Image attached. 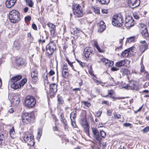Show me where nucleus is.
<instances>
[{"mask_svg":"<svg viewBox=\"0 0 149 149\" xmlns=\"http://www.w3.org/2000/svg\"><path fill=\"white\" fill-rule=\"evenodd\" d=\"M32 28L34 30H37V26L34 23H33L32 24Z\"/></svg>","mask_w":149,"mask_h":149,"instance_id":"obj_56","label":"nucleus"},{"mask_svg":"<svg viewBox=\"0 0 149 149\" xmlns=\"http://www.w3.org/2000/svg\"><path fill=\"white\" fill-rule=\"evenodd\" d=\"M141 68L140 70V72H145V68L144 65L143 64L141 65Z\"/></svg>","mask_w":149,"mask_h":149,"instance_id":"obj_52","label":"nucleus"},{"mask_svg":"<svg viewBox=\"0 0 149 149\" xmlns=\"http://www.w3.org/2000/svg\"><path fill=\"white\" fill-rule=\"evenodd\" d=\"M66 61L68 62V64L72 68V69L75 71H77L74 69V67L73 65V63L71 62L68 58H66Z\"/></svg>","mask_w":149,"mask_h":149,"instance_id":"obj_35","label":"nucleus"},{"mask_svg":"<svg viewBox=\"0 0 149 149\" xmlns=\"http://www.w3.org/2000/svg\"><path fill=\"white\" fill-rule=\"evenodd\" d=\"M67 63L65 64L63 67L62 70H66L68 71V68L67 66Z\"/></svg>","mask_w":149,"mask_h":149,"instance_id":"obj_46","label":"nucleus"},{"mask_svg":"<svg viewBox=\"0 0 149 149\" xmlns=\"http://www.w3.org/2000/svg\"><path fill=\"white\" fill-rule=\"evenodd\" d=\"M33 136L31 134H29L28 135L25 134L24 137V140L25 141V143H29L30 141V140L33 138Z\"/></svg>","mask_w":149,"mask_h":149,"instance_id":"obj_21","label":"nucleus"},{"mask_svg":"<svg viewBox=\"0 0 149 149\" xmlns=\"http://www.w3.org/2000/svg\"><path fill=\"white\" fill-rule=\"evenodd\" d=\"M125 60H122L116 63V65L118 67H120L123 66L125 65L126 63Z\"/></svg>","mask_w":149,"mask_h":149,"instance_id":"obj_24","label":"nucleus"},{"mask_svg":"<svg viewBox=\"0 0 149 149\" xmlns=\"http://www.w3.org/2000/svg\"><path fill=\"white\" fill-rule=\"evenodd\" d=\"M22 78V76L20 75H18L12 77L10 81L11 87L14 89H17L19 88L18 83L17 81H19Z\"/></svg>","mask_w":149,"mask_h":149,"instance_id":"obj_6","label":"nucleus"},{"mask_svg":"<svg viewBox=\"0 0 149 149\" xmlns=\"http://www.w3.org/2000/svg\"><path fill=\"white\" fill-rule=\"evenodd\" d=\"M54 74L55 72L52 70H51L49 72V75L50 76L53 75Z\"/></svg>","mask_w":149,"mask_h":149,"instance_id":"obj_58","label":"nucleus"},{"mask_svg":"<svg viewBox=\"0 0 149 149\" xmlns=\"http://www.w3.org/2000/svg\"><path fill=\"white\" fill-rule=\"evenodd\" d=\"M140 27L141 28L140 29L141 30V29H144L146 28V26L143 24H140Z\"/></svg>","mask_w":149,"mask_h":149,"instance_id":"obj_55","label":"nucleus"},{"mask_svg":"<svg viewBox=\"0 0 149 149\" xmlns=\"http://www.w3.org/2000/svg\"><path fill=\"white\" fill-rule=\"evenodd\" d=\"M133 15L134 18L136 19H138L139 18L138 16L137 15L136 13H133Z\"/></svg>","mask_w":149,"mask_h":149,"instance_id":"obj_62","label":"nucleus"},{"mask_svg":"<svg viewBox=\"0 0 149 149\" xmlns=\"http://www.w3.org/2000/svg\"><path fill=\"white\" fill-rule=\"evenodd\" d=\"M124 22L123 17L120 14L114 15L113 17L112 24L114 26L120 27L122 26Z\"/></svg>","mask_w":149,"mask_h":149,"instance_id":"obj_4","label":"nucleus"},{"mask_svg":"<svg viewBox=\"0 0 149 149\" xmlns=\"http://www.w3.org/2000/svg\"><path fill=\"white\" fill-rule=\"evenodd\" d=\"M114 93V92L112 90H109L108 91V95H109V97L112 98L113 100L114 101H115L117 99L120 100L124 98V97H115L113 95Z\"/></svg>","mask_w":149,"mask_h":149,"instance_id":"obj_18","label":"nucleus"},{"mask_svg":"<svg viewBox=\"0 0 149 149\" xmlns=\"http://www.w3.org/2000/svg\"><path fill=\"white\" fill-rule=\"evenodd\" d=\"M80 123L83 127H88V126H89L85 118H83L81 119Z\"/></svg>","mask_w":149,"mask_h":149,"instance_id":"obj_20","label":"nucleus"},{"mask_svg":"<svg viewBox=\"0 0 149 149\" xmlns=\"http://www.w3.org/2000/svg\"><path fill=\"white\" fill-rule=\"evenodd\" d=\"M119 69L116 67H114L111 68V70L113 71H115L118 70Z\"/></svg>","mask_w":149,"mask_h":149,"instance_id":"obj_59","label":"nucleus"},{"mask_svg":"<svg viewBox=\"0 0 149 149\" xmlns=\"http://www.w3.org/2000/svg\"><path fill=\"white\" fill-rule=\"evenodd\" d=\"M76 111H72V112L70 114V118H71V117H72V118L74 119H75V118H76V117L75 116L76 115Z\"/></svg>","mask_w":149,"mask_h":149,"instance_id":"obj_41","label":"nucleus"},{"mask_svg":"<svg viewBox=\"0 0 149 149\" xmlns=\"http://www.w3.org/2000/svg\"><path fill=\"white\" fill-rule=\"evenodd\" d=\"M30 141L29 142V143H28V144L30 145L31 146H33L35 144L33 137V138H31V139H30Z\"/></svg>","mask_w":149,"mask_h":149,"instance_id":"obj_40","label":"nucleus"},{"mask_svg":"<svg viewBox=\"0 0 149 149\" xmlns=\"http://www.w3.org/2000/svg\"><path fill=\"white\" fill-rule=\"evenodd\" d=\"M32 80L33 82H36L38 80V76H35V77H31Z\"/></svg>","mask_w":149,"mask_h":149,"instance_id":"obj_48","label":"nucleus"},{"mask_svg":"<svg viewBox=\"0 0 149 149\" xmlns=\"http://www.w3.org/2000/svg\"><path fill=\"white\" fill-rule=\"evenodd\" d=\"M14 109L13 108H10L8 111V113H12L14 112Z\"/></svg>","mask_w":149,"mask_h":149,"instance_id":"obj_61","label":"nucleus"},{"mask_svg":"<svg viewBox=\"0 0 149 149\" xmlns=\"http://www.w3.org/2000/svg\"><path fill=\"white\" fill-rule=\"evenodd\" d=\"M102 113V111H99L96 112L95 116L96 117H99L101 116Z\"/></svg>","mask_w":149,"mask_h":149,"instance_id":"obj_47","label":"nucleus"},{"mask_svg":"<svg viewBox=\"0 0 149 149\" xmlns=\"http://www.w3.org/2000/svg\"><path fill=\"white\" fill-rule=\"evenodd\" d=\"M94 9L95 10V12H96L97 13H99L100 10L97 7H96L94 8Z\"/></svg>","mask_w":149,"mask_h":149,"instance_id":"obj_60","label":"nucleus"},{"mask_svg":"<svg viewBox=\"0 0 149 149\" xmlns=\"http://www.w3.org/2000/svg\"><path fill=\"white\" fill-rule=\"evenodd\" d=\"M69 73L67 71H65V70H62V76L64 78L67 79L69 75Z\"/></svg>","mask_w":149,"mask_h":149,"instance_id":"obj_29","label":"nucleus"},{"mask_svg":"<svg viewBox=\"0 0 149 149\" xmlns=\"http://www.w3.org/2000/svg\"><path fill=\"white\" fill-rule=\"evenodd\" d=\"M14 45L15 47H18L19 46V42H18V41L16 40L14 42Z\"/></svg>","mask_w":149,"mask_h":149,"instance_id":"obj_53","label":"nucleus"},{"mask_svg":"<svg viewBox=\"0 0 149 149\" xmlns=\"http://www.w3.org/2000/svg\"><path fill=\"white\" fill-rule=\"evenodd\" d=\"M102 4H107L109 2L110 0H97Z\"/></svg>","mask_w":149,"mask_h":149,"instance_id":"obj_36","label":"nucleus"},{"mask_svg":"<svg viewBox=\"0 0 149 149\" xmlns=\"http://www.w3.org/2000/svg\"><path fill=\"white\" fill-rule=\"evenodd\" d=\"M26 4L30 7H32L33 6V3L32 0H25Z\"/></svg>","mask_w":149,"mask_h":149,"instance_id":"obj_32","label":"nucleus"},{"mask_svg":"<svg viewBox=\"0 0 149 149\" xmlns=\"http://www.w3.org/2000/svg\"><path fill=\"white\" fill-rule=\"evenodd\" d=\"M113 62L111 61H110V62L108 63H107V65L106 66L108 67H110L112 66L113 65Z\"/></svg>","mask_w":149,"mask_h":149,"instance_id":"obj_54","label":"nucleus"},{"mask_svg":"<svg viewBox=\"0 0 149 149\" xmlns=\"http://www.w3.org/2000/svg\"><path fill=\"white\" fill-rule=\"evenodd\" d=\"M9 132L11 137L12 138H13V137L15 133L14 129L13 127L12 128L10 129L9 130Z\"/></svg>","mask_w":149,"mask_h":149,"instance_id":"obj_34","label":"nucleus"},{"mask_svg":"<svg viewBox=\"0 0 149 149\" xmlns=\"http://www.w3.org/2000/svg\"><path fill=\"white\" fill-rule=\"evenodd\" d=\"M35 98L31 96H27L25 100V106L28 108H33L36 104Z\"/></svg>","mask_w":149,"mask_h":149,"instance_id":"obj_5","label":"nucleus"},{"mask_svg":"<svg viewBox=\"0 0 149 149\" xmlns=\"http://www.w3.org/2000/svg\"><path fill=\"white\" fill-rule=\"evenodd\" d=\"M149 131V127L146 126L143 130L142 131L144 133H146Z\"/></svg>","mask_w":149,"mask_h":149,"instance_id":"obj_45","label":"nucleus"},{"mask_svg":"<svg viewBox=\"0 0 149 149\" xmlns=\"http://www.w3.org/2000/svg\"><path fill=\"white\" fill-rule=\"evenodd\" d=\"M72 8L73 13L76 17L79 18L83 16V10L79 4H74Z\"/></svg>","mask_w":149,"mask_h":149,"instance_id":"obj_3","label":"nucleus"},{"mask_svg":"<svg viewBox=\"0 0 149 149\" xmlns=\"http://www.w3.org/2000/svg\"><path fill=\"white\" fill-rule=\"evenodd\" d=\"M134 24V20L132 17L128 16L125 19V26L127 28L133 26Z\"/></svg>","mask_w":149,"mask_h":149,"instance_id":"obj_10","label":"nucleus"},{"mask_svg":"<svg viewBox=\"0 0 149 149\" xmlns=\"http://www.w3.org/2000/svg\"><path fill=\"white\" fill-rule=\"evenodd\" d=\"M89 126L87 127H84V130L86 134L88 136H90V133L89 132Z\"/></svg>","mask_w":149,"mask_h":149,"instance_id":"obj_37","label":"nucleus"},{"mask_svg":"<svg viewBox=\"0 0 149 149\" xmlns=\"http://www.w3.org/2000/svg\"><path fill=\"white\" fill-rule=\"evenodd\" d=\"M90 48L91 47H86L84 50V53L85 57L86 58H88L92 54L93 51H92Z\"/></svg>","mask_w":149,"mask_h":149,"instance_id":"obj_14","label":"nucleus"},{"mask_svg":"<svg viewBox=\"0 0 149 149\" xmlns=\"http://www.w3.org/2000/svg\"><path fill=\"white\" fill-rule=\"evenodd\" d=\"M38 71L36 70H35L31 72V77H35V76H38Z\"/></svg>","mask_w":149,"mask_h":149,"instance_id":"obj_38","label":"nucleus"},{"mask_svg":"<svg viewBox=\"0 0 149 149\" xmlns=\"http://www.w3.org/2000/svg\"><path fill=\"white\" fill-rule=\"evenodd\" d=\"M148 47H139V50L142 53H143L146 50L148 49Z\"/></svg>","mask_w":149,"mask_h":149,"instance_id":"obj_43","label":"nucleus"},{"mask_svg":"<svg viewBox=\"0 0 149 149\" xmlns=\"http://www.w3.org/2000/svg\"><path fill=\"white\" fill-rule=\"evenodd\" d=\"M47 54L48 56H50L54 52V49L52 47H46Z\"/></svg>","mask_w":149,"mask_h":149,"instance_id":"obj_22","label":"nucleus"},{"mask_svg":"<svg viewBox=\"0 0 149 149\" xmlns=\"http://www.w3.org/2000/svg\"><path fill=\"white\" fill-rule=\"evenodd\" d=\"M42 133V130L39 129L38 130L37 138L40 139Z\"/></svg>","mask_w":149,"mask_h":149,"instance_id":"obj_42","label":"nucleus"},{"mask_svg":"<svg viewBox=\"0 0 149 149\" xmlns=\"http://www.w3.org/2000/svg\"><path fill=\"white\" fill-rule=\"evenodd\" d=\"M135 47H130L129 48L125 49L121 54V56L126 58L128 56L129 54H132L131 52H133V48Z\"/></svg>","mask_w":149,"mask_h":149,"instance_id":"obj_12","label":"nucleus"},{"mask_svg":"<svg viewBox=\"0 0 149 149\" xmlns=\"http://www.w3.org/2000/svg\"><path fill=\"white\" fill-rule=\"evenodd\" d=\"M83 103L84 105L87 107H89L90 105V103L86 101H83Z\"/></svg>","mask_w":149,"mask_h":149,"instance_id":"obj_57","label":"nucleus"},{"mask_svg":"<svg viewBox=\"0 0 149 149\" xmlns=\"http://www.w3.org/2000/svg\"><path fill=\"white\" fill-rule=\"evenodd\" d=\"M17 0H7L6 2L7 7L8 8L13 6L16 3Z\"/></svg>","mask_w":149,"mask_h":149,"instance_id":"obj_16","label":"nucleus"},{"mask_svg":"<svg viewBox=\"0 0 149 149\" xmlns=\"http://www.w3.org/2000/svg\"><path fill=\"white\" fill-rule=\"evenodd\" d=\"M147 12L144 10H142L141 12V15L142 16L144 17L146 15Z\"/></svg>","mask_w":149,"mask_h":149,"instance_id":"obj_49","label":"nucleus"},{"mask_svg":"<svg viewBox=\"0 0 149 149\" xmlns=\"http://www.w3.org/2000/svg\"><path fill=\"white\" fill-rule=\"evenodd\" d=\"M50 46H55V43L54 42H51L50 43Z\"/></svg>","mask_w":149,"mask_h":149,"instance_id":"obj_64","label":"nucleus"},{"mask_svg":"<svg viewBox=\"0 0 149 149\" xmlns=\"http://www.w3.org/2000/svg\"><path fill=\"white\" fill-rule=\"evenodd\" d=\"M16 63L18 66L21 65H25L26 64V60L21 58H16Z\"/></svg>","mask_w":149,"mask_h":149,"instance_id":"obj_15","label":"nucleus"},{"mask_svg":"<svg viewBox=\"0 0 149 149\" xmlns=\"http://www.w3.org/2000/svg\"><path fill=\"white\" fill-rule=\"evenodd\" d=\"M79 65L82 68L84 67L85 66V63L82 62Z\"/></svg>","mask_w":149,"mask_h":149,"instance_id":"obj_63","label":"nucleus"},{"mask_svg":"<svg viewBox=\"0 0 149 149\" xmlns=\"http://www.w3.org/2000/svg\"><path fill=\"white\" fill-rule=\"evenodd\" d=\"M132 125L131 123H125L123 124V126H124L126 127H131Z\"/></svg>","mask_w":149,"mask_h":149,"instance_id":"obj_44","label":"nucleus"},{"mask_svg":"<svg viewBox=\"0 0 149 149\" xmlns=\"http://www.w3.org/2000/svg\"><path fill=\"white\" fill-rule=\"evenodd\" d=\"M128 2L129 6L132 8L137 7L140 3L139 0H128Z\"/></svg>","mask_w":149,"mask_h":149,"instance_id":"obj_11","label":"nucleus"},{"mask_svg":"<svg viewBox=\"0 0 149 149\" xmlns=\"http://www.w3.org/2000/svg\"><path fill=\"white\" fill-rule=\"evenodd\" d=\"M91 128L94 138L99 143H101L102 138H101L97 129L94 127H92Z\"/></svg>","mask_w":149,"mask_h":149,"instance_id":"obj_7","label":"nucleus"},{"mask_svg":"<svg viewBox=\"0 0 149 149\" xmlns=\"http://www.w3.org/2000/svg\"><path fill=\"white\" fill-rule=\"evenodd\" d=\"M141 33L143 37L144 38L148 37V33L147 28H145L143 29H141Z\"/></svg>","mask_w":149,"mask_h":149,"instance_id":"obj_23","label":"nucleus"},{"mask_svg":"<svg viewBox=\"0 0 149 149\" xmlns=\"http://www.w3.org/2000/svg\"><path fill=\"white\" fill-rule=\"evenodd\" d=\"M57 100L58 104H63L64 102L62 97L60 95H58Z\"/></svg>","mask_w":149,"mask_h":149,"instance_id":"obj_31","label":"nucleus"},{"mask_svg":"<svg viewBox=\"0 0 149 149\" xmlns=\"http://www.w3.org/2000/svg\"><path fill=\"white\" fill-rule=\"evenodd\" d=\"M59 117L60 118L61 121L64 125L65 127H66L68 126L67 122L64 117V113H61Z\"/></svg>","mask_w":149,"mask_h":149,"instance_id":"obj_19","label":"nucleus"},{"mask_svg":"<svg viewBox=\"0 0 149 149\" xmlns=\"http://www.w3.org/2000/svg\"><path fill=\"white\" fill-rule=\"evenodd\" d=\"M57 85L55 83L49 85V94L51 98L54 97V95L57 91Z\"/></svg>","mask_w":149,"mask_h":149,"instance_id":"obj_9","label":"nucleus"},{"mask_svg":"<svg viewBox=\"0 0 149 149\" xmlns=\"http://www.w3.org/2000/svg\"><path fill=\"white\" fill-rule=\"evenodd\" d=\"M135 40V38L134 36L131 37L127 38L126 40V42L130 43L134 42Z\"/></svg>","mask_w":149,"mask_h":149,"instance_id":"obj_33","label":"nucleus"},{"mask_svg":"<svg viewBox=\"0 0 149 149\" xmlns=\"http://www.w3.org/2000/svg\"><path fill=\"white\" fill-rule=\"evenodd\" d=\"M80 30H78L77 29H76V30H73V29L71 30V33L73 34V35L75 36V38H77L78 37V35L80 32Z\"/></svg>","mask_w":149,"mask_h":149,"instance_id":"obj_25","label":"nucleus"},{"mask_svg":"<svg viewBox=\"0 0 149 149\" xmlns=\"http://www.w3.org/2000/svg\"><path fill=\"white\" fill-rule=\"evenodd\" d=\"M100 136H101V138H104L105 137L106 135V133L103 131V130H100Z\"/></svg>","mask_w":149,"mask_h":149,"instance_id":"obj_39","label":"nucleus"},{"mask_svg":"<svg viewBox=\"0 0 149 149\" xmlns=\"http://www.w3.org/2000/svg\"><path fill=\"white\" fill-rule=\"evenodd\" d=\"M4 135L1 133H0V147L4 144Z\"/></svg>","mask_w":149,"mask_h":149,"instance_id":"obj_27","label":"nucleus"},{"mask_svg":"<svg viewBox=\"0 0 149 149\" xmlns=\"http://www.w3.org/2000/svg\"><path fill=\"white\" fill-rule=\"evenodd\" d=\"M100 62H102L104 64L107 66V63L110 62V60H109L107 59H106L104 58V57H102L100 59Z\"/></svg>","mask_w":149,"mask_h":149,"instance_id":"obj_28","label":"nucleus"},{"mask_svg":"<svg viewBox=\"0 0 149 149\" xmlns=\"http://www.w3.org/2000/svg\"><path fill=\"white\" fill-rule=\"evenodd\" d=\"M27 80L26 78H24L22 79L19 82H18L19 87L20 88L24 85L27 82Z\"/></svg>","mask_w":149,"mask_h":149,"instance_id":"obj_30","label":"nucleus"},{"mask_svg":"<svg viewBox=\"0 0 149 149\" xmlns=\"http://www.w3.org/2000/svg\"><path fill=\"white\" fill-rule=\"evenodd\" d=\"M47 25L50 28V30L51 34L54 35L56 30L55 25L51 23H48Z\"/></svg>","mask_w":149,"mask_h":149,"instance_id":"obj_17","label":"nucleus"},{"mask_svg":"<svg viewBox=\"0 0 149 149\" xmlns=\"http://www.w3.org/2000/svg\"><path fill=\"white\" fill-rule=\"evenodd\" d=\"M102 22L100 23V24L99 27L98 31L99 32L101 33L103 32L106 28V26L104 24H101Z\"/></svg>","mask_w":149,"mask_h":149,"instance_id":"obj_26","label":"nucleus"},{"mask_svg":"<svg viewBox=\"0 0 149 149\" xmlns=\"http://www.w3.org/2000/svg\"><path fill=\"white\" fill-rule=\"evenodd\" d=\"M91 128L94 138L99 143H101L102 138H101L97 129L94 127H92Z\"/></svg>","mask_w":149,"mask_h":149,"instance_id":"obj_8","label":"nucleus"},{"mask_svg":"<svg viewBox=\"0 0 149 149\" xmlns=\"http://www.w3.org/2000/svg\"><path fill=\"white\" fill-rule=\"evenodd\" d=\"M124 88L132 90H137L138 89V87L135 84L134 81H131L129 84H127L126 86H125Z\"/></svg>","mask_w":149,"mask_h":149,"instance_id":"obj_13","label":"nucleus"},{"mask_svg":"<svg viewBox=\"0 0 149 149\" xmlns=\"http://www.w3.org/2000/svg\"><path fill=\"white\" fill-rule=\"evenodd\" d=\"M35 118L33 112H24L22 116V119L24 124L33 122Z\"/></svg>","mask_w":149,"mask_h":149,"instance_id":"obj_1","label":"nucleus"},{"mask_svg":"<svg viewBox=\"0 0 149 149\" xmlns=\"http://www.w3.org/2000/svg\"><path fill=\"white\" fill-rule=\"evenodd\" d=\"M9 17L10 21L13 23H17L20 19V13L15 10H13L9 12Z\"/></svg>","mask_w":149,"mask_h":149,"instance_id":"obj_2","label":"nucleus"},{"mask_svg":"<svg viewBox=\"0 0 149 149\" xmlns=\"http://www.w3.org/2000/svg\"><path fill=\"white\" fill-rule=\"evenodd\" d=\"M31 19V17L30 16H26L25 17V20L26 22L30 21Z\"/></svg>","mask_w":149,"mask_h":149,"instance_id":"obj_50","label":"nucleus"},{"mask_svg":"<svg viewBox=\"0 0 149 149\" xmlns=\"http://www.w3.org/2000/svg\"><path fill=\"white\" fill-rule=\"evenodd\" d=\"M98 51L100 53H103L104 52V50L101 49L100 47H96Z\"/></svg>","mask_w":149,"mask_h":149,"instance_id":"obj_51","label":"nucleus"}]
</instances>
